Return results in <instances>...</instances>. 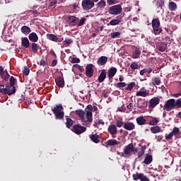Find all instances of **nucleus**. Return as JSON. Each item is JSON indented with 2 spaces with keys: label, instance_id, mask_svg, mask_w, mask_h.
Wrapping results in <instances>:
<instances>
[{
  "label": "nucleus",
  "instance_id": "nucleus-1",
  "mask_svg": "<svg viewBox=\"0 0 181 181\" xmlns=\"http://www.w3.org/2000/svg\"><path fill=\"white\" fill-rule=\"evenodd\" d=\"M76 112L81 119L83 125H91L93 122V105H88L85 111L79 109L76 110Z\"/></svg>",
  "mask_w": 181,
  "mask_h": 181
},
{
  "label": "nucleus",
  "instance_id": "nucleus-2",
  "mask_svg": "<svg viewBox=\"0 0 181 181\" xmlns=\"http://www.w3.org/2000/svg\"><path fill=\"white\" fill-rule=\"evenodd\" d=\"M132 153L134 155L138 153V148L134 146L133 143H130L124 147L122 153L117 152V155H120L122 158H127V156H131Z\"/></svg>",
  "mask_w": 181,
  "mask_h": 181
},
{
  "label": "nucleus",
  "instance_id": "nucleus-3",
  "mask_svg": "<svg viewBox=\"0 0 181 181\" xmlns=\"http://www.w3.org/2000/svg\"><path fill=\"white\" fill-rule=\"evenodd\" d=\"M63 110V105H57L52 109V112L55 115L56 119H63L64 118V112Z\"/></svg>",
  "mask_w": 181,
  "mask_h": 181
},
{
  "label": "nucleus",
  "instance_id": "nucleus-4",
  "mask_svg": "<svg viewBox=\"0 0 181 181\" xmlns=\"http://www.w3.org/2000/svg\"><path fill=\"white\" fill-rule=\"evenodd\" d=\"M122 12V6L121 4H117L115 6H112L109 8L108 13L110 15H119Z\"/></svg>",
  "mask_w": 181,
  "mask_h": 181
},
{
  "label": "nucleus",
  "instance_id": "nucleus-5",
  "mask_svg": "<svg viewBox=\"0 0 181 181\" xmlns=\"http://www.w3.org/2000/svg\"><path fill=\"white\" fill-rule=\"evenodd\" d=\"M175 99H169L165 102L163 110L169 112V111H172V110H175Z\"/></svg>",
  "mask_w": 181,
  "mask_h": 181
},
{
  "label": "nucleus",
  "instance_id": "nucleus-6",
  "mask_svg": "<svg viewBox=\"0 0 181 181\" xmlns=\"http://www.w3.org/2000/svg\"><path fill=\"white\" fill-rule=\"evenodd\" d=\"M0 93L1 94H8V95H12V94H15L16 93V87H13L12 90H9L8 88H5V86L0 85Z\"/></svg>",
  "mask_w": 181,
  "mask_h": 181
},
{
  "label": "nucleus",
  "instance_id": "nucleus-7",
  "mask_svg": "<svg viewBox=\"0 0 181 181\" xmlns=\"http://www.w3.org/2000/svg\"><path fill=\"white\" fill-rule=\"evenodd\" d=\"M72 131L76 134V135H81L83 132H86V131H87V128L80 124H75L73 127Z\"/></svg>",
  "mask_w": 181,
  "mask_h": 181
},
{
  "label": "nucleus",
  "instance_id": "nucleus-8",
  "mask_svg": "<svg viewBox=\"0 0 181 181\" xmlns=\"http://www.w3.org/2000/svg\"><path fill=\"white\" fill-rule=\"evenodd\" d=\"M82 8L84 11H90L92 8H94V3L91 0H83Z\"/></svg>",
  "mask_w": 181,
  "mask_h": 181
},
{
  "label": "nucleus",
  "instance_id": "nucleus-9",
  "mask_svg": "<svg viewBox=\"0 0 181 181\" xmlns=\"http://www.w3.org/2000/svg\"><path fill=\"white\" fill-rule=\"evenodd\" d=\"M159 103H160V98L158 97H154L151 98L148 102V108H155L156 105H159Z\"/></svg>",
  "mask_w": 181,
  "mask_h": 181
},
{
  "label": "nucleus",
  "instance_id": "nucleus-10",
  "mask_svg": "<svg viewBox=\"0 0 181 181\" xmlns=\"http://www.w3.org/2000/svg\"><path fill=\"white\" fill-rule=\"evenodd\" d=\"M93 64H88L86 66V76L89 78L94 76V69H93Z\"/></svg>",
  "mask_w": 181,
  "mask_h": 181
},
{
  "label": "nucleus",
  "instance_id": "nucleus-11",
  "mask_svg": "<svg viewBox=\"0 0 181 181\" xmlns=\"http://www.w3.org/2000/svg\"><path fill=\"white\" fill-rule=\"evenodd\" d=\"M62 76L55 78V83L58 87L63 88L64 87V78L63 77V73L61 72Z\"/></svg>",
  "mask_w": 181,
  "mask_h": 181
},
{
  "label": "nucleus",
  "instance_id": "nucleus-12",
  "mask_svg": "<svg viewBox=\"0 0 181 181\" xmlns=\"http://www.w3.org/2000/svg\"><path fill=\"white\" fill-rule=\"evenodd\" d=\"M107 132H109V134H110V135L112 136H114V135H117V134H118L117 126L115 124L109 125L107 128Z\"/></svg>",
  "mask_w": 181,
  "mask_h": 181
},
{
  "label": "nucleus",
  "instance_id": "nucleus-13",
  "mask_svg": "<svg viewBox=\"0 0 181 181\" xmlns=\"http://www.w3.org/2000/svg\"><path fill=\"white\" fill-rule=\"evenodd\" d=\"M126 131H134L135 129V124L132 122H124V127Z\"/></svg>",
  "mask_w": 181,
  "mask_h": 181
},
{
  "label": "nucleus",
  "instance_id": "nucleus-14",
  "mask_svg": "<svg viewBox=\"0 0 181 181\" xmlns=\"http://www.w3.org/2000/svg\"><path fill=\"white\" fill-rule=\"evenodd\" d=\"M136 97H148L149 95V90L142 88L139 92L136 93Z\"/></svg>",
  "mask_w": 181,
  "mask_h": 181
},
{
  "label": "nucleus",
  "instance_id": "nucleus-15",
  "mask_svg": "<svg viewBox=\"0 0 181 181\" xmlns=\"http://www.w3.org/2000/svg\"><path fill=\"white\" fill-rule=\"evenodd\" d=\"M68 23L72 26H76L78 23V18L73 16H69L68 17Z\"/></svg>",
  "mask_w": 181,
  "mask_h": 181
},
{
  "label": "nucleus",
  "instance_id": "nucleus-16",
  "mask_svg": "<svg viewBox=\"0 0 181 181\" xmlns=\"http://www.w3.org/2000/svg\"><path fill=\"white\" fill-rule=\"evenodd\" d=\"M117 68L115 67L110 68L107 72V77L109 80H111V78H112L115 76V74H117Z\"/></svg>",
  "mask_w": 181,
  "mask_h": 181
},
{
  "label": "nucleus",
  "instance_id": "nucleus-17",
  "mask_svg": "<svg viewBox=\"0 0 181 181\" xmlns=\"http://www.w3.org/2000/svg\"><path fill=\"white\" fill-rule=\"evenodd\" d=\"M28 39L33 43H36V42L39 40V36H37V34H36V33H31L28 35Z\"/></svg>",
  "mask_w": 181,
  "mask_h": 181
},
{
  "label": "nucleus",
  "instance_id": "nucleus-18",
  "mask_svg": "<svg viewBox=\"0 0 181 181\" xmlns=\"http://www.w3.org/2000/svg\"><path fill=\"white\" fill-rule=\"evenodd\" d=\"M89 138L94 144H100V135L98 134H92L89 135Z\"/></svg>",
  "mask_w": 181,
  "mask_h": 181
},
{
  "label": "nucleus",
  "instance_id": "nucleus-19",
  "mask_svg": "<svg viewBox=\"0 0 181 181\" xmlns=\"http://www.w3.org/2000/svg\"><path fill=\"white\" fill-rule=\"evenodd\" d=\"M107 62H108V57L102 56L98 59L97 64H98V66H104L107 64Z\"/></svg>",
  "mask_w": 181,
  "mask_h": 181
},
{
  "label": "nucleus",
  "instance_id": "nucleus-20",
  "mask_svg": "<svg viewBox=\"0 0 181 181\" xmlns=\"http://www.w3.org/2000/svg\"><path fill=\"white\" fill-rule=\"evenodd\" d=\"M117 19H113L110 21L107 24V26H117V25H119L121 23V16H117Z\"/></svg>",
  "mask_w": 181,
  "mask_h": 181
},
{
  "label": "nucleus",
  "instance_id": "nucleus-21",
  "mask_svg": "<svg viewBox=\"0 0 181 181\" xmlns=\"http://www.w3.org/2000/svg\"><path fill=\"white\" fill-rule=\"evenodd\" d=\"M136 122L137 125H145L146 124V119L141 115L136 118Z\"/></svg>",
  "mask_w": 181,
  "mask_h": 181
},
{
  "label": "nucleus",
  "instance_id": "nucleus-22",
  "mask_svg": "<svg viewBox=\"0 0 181 181\" xmlns=\"http://www.w3.org/2000/svg\"><path fill=\"white\" fill-rule=\"evenodd\" d=\"M105 78H107V71H105V69H103L99 75L98 81L99 83H103Z\"/></svg>",
  "mask_w": 181,
  "mask_h": 181
},
{
  "label": "nucleus",
  "instance_id": "nucleus-23",
  "mask_svg": "<svg viewBox=\"0 0 181 181\" xmlns=\"http://www.w3.org/2000/svg\"><path fill=\"white\" fill-rule=\"evenodd\" d=\"M152 155L147 153L146 154V157L144 160L143 161V163H144L145 165H151V163H152Z\"/></svg>",
  "mask_w": 181,
  "mask_h": 181
},
{
  "label": "nucleus",
  "instance_id": "nucleus-24",
  "mask_svg": "<svg viewBox=\"0 0 181 181\" xmlns=\"http://www.w3.org/2000/svg\"><path fill=\"white\" fill-rule=\"evenodd\" d=\"M119 144L118 141L115 139H109L105 143L106 148H108V146H115V145H118Z\"/></svg>",
  "mask_w": 181,
  "mask_h": 181
},
{
  "label": "nucleus",
  "instance_id": "nucleus-25",
  "mask_svg": "<svg viewBox=\"0 0 181 181\" xmlns=\"http://www.w3.org/2000/svg\"><path fill=\"white\" fill-rule=\"evenodd\" d=\"M21 31L23 35H30L32 30L28 25H23L21 27Z\"/></svg>",
  "mask_w": 181,
  "mask_h": 181
},
{
  "label": "nucleus",
  "instance_id": "nucleus-26",
  "mask_svg": "<svg viewBox=\"0 0 181 181\" xmlns=\"http://www.w3.org/2000/svg\"><path fill=\"white\" fill-rule=\"evenodd\" d=\"M21 45L25 49H28L30 46L29 39L28 37H22L21 38Z\"/></svg>",
  "mask_w": 181,
  "mask_h": 181
},
{
  "label": "nucleus",
  "instance_id": "nucleus-27",
  "mask_svg": "<svg viewBox=\"0 0 181 181\" xmlns=\"http://www.w3.org/2000/svg\"><path fill=\"white\" fill-rule=\"evenodd\" d=\"M162 129L159 126H154L151 127V134H159V132H162Z\"/></svg>",
  "mask_w": 181,
  "mask_h": 181
},
{
  "label": "nucleus",
  "instance_id": "nucleus-28",
  "mask_svg": "<svg viewBox=\"0 0 181 181\" xmlns=\"http://www.w3.org/2000/svg\"><path fill=\"white\" fill-rule=\"evenodd\" d=\"M66 128H69V129L71 128V127H73V124H74V122L69 116H66Z\"/></svg>",
  "mask_w": 181,
  "mask_h": 181
},
{
  "label": "nucleus",
  "instance_id": "nucleus-29",
  "mask_svg": "<svg viewBox=\"0 0 181 181\" xmlns=\"http://www.w3.org/2000/svg\"><path fill=\"white\" fill-rule=\"evenodd\" d=\"M152 28H159L160 27V21H159V18H154L151 21Z\"/></svg>",
  "mask_w": 181,
  "mask_h": 181
},
{
  "label": "nucleus",
  "instance_id": "nucleus-30",
  "mask_svg": "<svg viewBox=\"0 0 181 181\" xmlns=\"http://www.w3.org/2000/svg\"><path fill=\"white\" fill-rule=\"evenodd\" d=\"M141 52L139 50V48H136L132 52V59H138L141 56Z\"/></svg>",
  "mask_w": 181,
  "mask_h": 181
},
{
  "label": "nucleus",
  "instance_id": "nucleus-31",
  "mask_svg": "<svg viewBox=\"0 0 181 181\" xmlns=\"http://www.w3.org/2000/svg\"><path fill=\"white\" fill-rule=\"evenodd\" d=\"M157 49H158V50H159V52H165V50H166V49H168V44H166V43L159 44L157 46Z\"/></svg>",
  "mask_w": 181,
  "mask_h": 181
},
{
  "label": "nucleus",
  "instance_id": "nucleus-32",
  "mask_svg": "<svg viewBox=\"0 0 181 181\" xmlns=\"http://www.w3.org/2000/svg\"><path fill=\"white\" fill-rule=\"evenodd\" d=\"M0 76H1L2 80H4V81H8V80H9V77H11V75H9L7 70H4V71Z\"/></svg>",
  "mask_w": 181,
  "mask_h": 181
},
{
  "label": "nucleus",
  "instance_id": "nucleus-33",
  "mask_svg": "<svg viewBox=\"0 0 181 181\" xmlns=\"http://www.w3.org/2000/svg\"><path fill=\"white\" fill-rule=\"evenodd\" d=\"M144 176V173H136L132 175L133 180H141Z\"/></svg>",
  "mask_w": 181,
  "mask_h": 181
},
{
  "label": "nucleus",
  "instance_id": "nucleus-34",
  "mask_svg": "<svg viewBox=\"0 0 181 181\" xmlns=\"http://www.w3.org/2000/svg\"><path fill=\"white\" fill-rule=\"evenodd\" d=\"M47 39L48 40H51V42H57V37L54 34H47Z\"/></svg>",
  "mask_w": 181,
  "mask_h": 181
},
{
  "label": "nucleus",
  "instance_id": "nucleus-35",
  "mask_svg": "<svg viewBox=\"0 0 181 181\" xmlns=\"http://www.w3.org/2000/svg\"><path fill=\"white\" fill-rule=\"evenodd\" d=\"M162 32H163V30L160 27L153 28V33L156 36H158V35H160Z\"/></svg>",
  "mask_w": 181,
  "mask_h": 181
},
{
  "label": "nucleus",
  "instance_id": "nucleus-36",
  "mask_svg": "<svg viewBox=\"0 0 181 181\" xmlns=\"http://www.w3.org/2000/svg\"><path fill=\"white\" fill-rule=\"evenodd\" d=\"M168 8L170 11H175L177 9V4L173 1H170L168 4Z\"/></svg>",
  "mask_w": 181,
  "mask_h": 181
},
{
  "label": "nucleus",
  "instance_id": "nucleus-37",
  "mask_svg": "<svg viewBox=\"0 0 181 181\" xmlns=\"http://www.w3.org/2000/svg\"><path fill=\"white\" fill-rule=\"evenodd\" d=\"M125 122H124V120L122 119H117L115 122V126L117 128H124V125Z\"/></svg>",
  "mask_w": 181,
  "mask_h": 181
},
{
  "label": "nucleus",
  "instance_id": "nucleus-38",
  "mask_svg": "<svg viewBox=\"0 0 181 181\" xmlns=\"http://www.w3.org/2000/svg\"><path fill=\"white\" fill-rule=\"evenodd\" d=\"M159 122V117H153L152 119L149 122L148 125L156 126Z\"/></svg>",
  "mask_w": 181,
  "mask_h": 181
},
{
  "label": "nucleus",
  "instance_id": "nucleus-39",
  "mask_svg": "<svg viewBox=\"0 0 181 181\" xmlns=\"http://www.w3.org/2000/svg\"><path fill=\"white\" fill-rule=\"evenodd\" d=\"M146 146H143L141 147V151L138 152L137 156H138V158H142V156H144V155L145 154V151H146Z\"/></svg>",
  "mask_w": 181,
  "mask_h": 181
},
{
  "label": "nucleus",
  "instance_id": "nucleus-40",
  "mask_svg": "<svg viewBox=\"0 0 181 181\" xmlns=\"http://www.w3.org/2000/svg\"><path fill=\"white\" fill-rule=\"evenodd\" d=\"M31 49L33 50V52L36 54L37 53V50H39V46L35 42H33L31 45Z\"/></svg>",
  "mask_w": 181,
  "mask_h": 181
},
{
  "label": "nucleus",
  "instance_id": "nucleus-41",
  "mask_svg": "<svg viewBox=\"0 0 181 181\" xmlns=\"http://www.w3.org/2000/svg\"><path fill=\"white\" fill-rule=\"evenodd\" d=\"M105 5H107V3L105 2V0H100L98 4H96L97 8H105Z\"/></svg>",
  "mask_w": 181,
  "mask_h": 181
},
{
  "label": "nucleus",
  "instance_id": "nucleus-42",
  "mask_svg": "<svg viewBox=\"0 0 181 181\" xmlns=\"http://www.w3.org/2000/svg\"><path fill=\"white\" fill-rule=\"evenodd\" d=\"M171 134L176 136L177 135H180V129H179V127H174L171 132Z\"/></svg>",
  "mask_w": 181,
  "mask_h": 181
},
{
  "label": "nucleus",
  "instance_id": "nucleus-43",
  "mask_svg": "<svg viewBox=\"0 0 181 181\" xmlns=\"http://www.w3.org/2000/svg\"><path fill=\"white\" fill-rule=\"evenodd\" d=\"M135 87V82H132L125 88L126 91H132V88Z\"/></svg>",
  "mask_w": 181,
  "mask_h": 181
},
{
  "label": "nucleus",
  "instance_id": "nucleus-44",
  "mask_svg": "<svg viewBox=\"0 0 181 181\" xmlns=\"http://www.w3.org/2000/svg\"><path fill=\"white\" fill-rule=\"evenodd\" d=\"M152 83L153 84V86H159L160 84V78H153L152 79Z\"/></svg>",
  "mask_w": 181,
  "mask_h": 181
},
{
  "label": "nucleus",
  "instance_id": "nucleus-45",
  "mask_svg": "<svg viewBox=\"0 0 181 181\" xmlns=\"http://www.w3.org/2000/svg\"><path fill=\"white\" fill-rule=\"evenodd\" d=\"M29 73H30V69L28 66H24L23 69V76H29Z\"/></svg>",
  "mask_w": 181,
  "mask_h": 181
},
{
  "label": "nucleus",
  "instance_id": "nucleus-46",
  "mask_svg": "<svg viewBox=\"0 0 181 181\" xmlns=\"http://www.w3.org/2000/svg\"><path fill=\"white\" fill-rule=\"evenodd\" d=\"M110 36L112 39H117V37H119L121 36V33L119 32H113L110 33Z\"/></svg>",
  "mask_w": 181,
  "mask_h": 181
},
{
  "label": "nucleus",
  "instance_id": "nucleus-47",
  "mask_svg": "<svg viewBox=\"0 0 181 181\" xmlns=\"http://www.w3.org/2000/svg\"><path fill=\"white\" fill-rule=\"evenodd\" d=\"M117 88H124V87H127V83L125 82H119L116 83Z\"/></svg>",
  "mask_w": 181,
  "mask_h": 181
},
{
  "label": "nucleus",
  "instance_id": "nucleus-48",
  "mask_svg": "<svg viewBox=\"0 0 181 181\" xmlns=\"http://www.w3.org/2000/svg\"><path fill=\"white\" fill-rule=\"evenodd\" d=\"M9 83H10V87H15V84L16 83V78L13 76H11L9 79Z\"/></svg>",
  "mask_w": 181,
  "mask_h": 181
},
{
  "label": "nucleus",
  "instance_id": "nucleus-49",
  "mask_svg": "<svg viewBox=\"0 0 181 181\" xmlns=\"http://www.w3.org/2000/svg\"><path fill=\"white\" fill-rule=\"evenodd\" d=\"M156 5L158 8H160V9H162L163 6L165 5V0L158 1L156 2Z\"/></svg>",
  "mask_w": 181,
  "mask_h": 181
},
{
  "label": "nucleus",
  "instance_id": "nucleus-50",
  "mask_svg": "<svg viewBox=\"0 0 181 181\" xmlns=\"http://www.w3.org/2000/svg\"><path fill=\"white\" fill-rule=\"evenodd\" d=\"M175 108H181V98L177 100H175Z\"/></svg>",
  "mask_w": 181,
  "mask_h": 181
},
{
  "label": "nucleus",
  "instance_id": "nucleus-51",
  "mask_svg": "<svg viewBox=\"0 0 181 181\" xmlns=\"http://www.w3.org/2000/svg\"><path fill=\"white\" fill-rule=\"evenodd\" d=\"M86 21H87L86 18H82L79 21H78V26H83V25L86 23Z\"/></svg>",
  "mask_w": 181,
  "mask_h": 181
},
{
  "label": "nucleus",
  "instance_id": "nucleus-52",
  "mask_svg": "<svg viewBox=\"0 0 181 181\" xmlns=\"http://www.w3.org/2000/svg\"><path fill=\"white\" fill-rule=\"evenodd\" d=\"M72 43H73V40H71V38H66L64 41V44L67 45V46L71 45Z\"/></svg>",
  "mask_w": 181,
  "mask_h": 181
},
{
  "label": "nucleus",
  "instance_id": "nucleus-53",
  "mask_svg": "<svg viewBox=\"0 0 181 181\" xmlns=\"http://www.w3.org/2000/svg\"><path fill=\"white\" fill-rule=\"evenodd\" d=\"M130 69H132V70H138V64H136V62H133L130 65Z\"/></svg>",
  "mask_w": 181,
  "mask_h": 181
},
{
  "label": "nucleus",
  "instance_id": "nucleus-54",
  "mask_svg": "<svg viewBox=\"0 0 181 181\" xmlns=\"http://www.w3.org/2000/svg\"><path fill=\"white\" fill-rule=\"evenodd\" d=\"M107 4L110 6L115 5V4H118V0H107Z\"/></svg>",
  "mask_w": 181,
  "mask_h": 181
},
{
  "label": "nucleus",
  "instance_id": "nucleus-55",
  "mask_svg": "<svg viewBox=\"0 0 181 181\" xmlns=\"http://www.w3.org/2000/svg\"><path fill=\"white\" fill-rule=\"evenodd\" d=\"M172 138H173V134L172 132H170L169 134H165V139L167 141L172 139Z\"/></svg>",
  "mask_w": 181,
  "mask_h": 181
},
{
  "label": "nucleus",
  "instance_id": "nucleus-56",
  "mask_svg": "<svg viewBox=\"0 0 181 181\" xmlns=\"http://www.w3.org/2000/svg\"><path fill=\"white\" fill-rule=\"evenodd\" d=\"M71 63L74 64V63H80V59L77 58V57H74L71 59V60L70 61Z\"/></svg>",
  "mask_w": 181,
  "mask_h": 181
},
{
  "label": "nucleus",
  "instance_id": "nucleus-57",
  "mask_svg": "<svg viewBox=\"0 0 181 181\" xmlns=\"http://www.w3.org/2000/svg\"><path fill=\"white\" fill-rule=\"evenodd\" d=\"M117 110L120 112H125V110H127V108L125 107V106L122 105V107H118Z\"/></svg>",
  "mask_w": 181,
  "mask_h": 181
},
{
  "label": "nucleus",
  "instance_id": "nucleus-58",
  "mask_svg": "<svg viewBox=\"0 0 181 181\" xmlns=\"http://www.w3.org/2000/svg\"><path fill=\"white\" fill-rule=\"evenodd\" d=\"M97 122H98V125H103V126L105 125V122H104V120L103 119H98L97 120Z\"/></svg>",
  "mask_w": 181,
  "mask_h": 181
},
{
  "label": "nucleus",
  "instance_id": "nucleus-59",
  "mask_svg": "<svg viewBox=\"0 0 181 181\" xmlns=\"http://www.w3.org/2000/svg\"><path fill=\"white\" fill-rule=\"evenodd\" d=\"M57 4V0H53L49 2V6H54Z\"/></svg>",
  "mask_w": 181,
  "mask_h": 181
},
{
  "label": "nucleus",
  "instance_id": "nucleus-60",
  "mask_svg": "<svg viewBox=\"0 0 181 181\" xmlns=\"http://www.w3.org/2000/svg\"><path fill=\"white\" fill-rule=\"evenodd\" d=\"M140 181H149V178H148V177H146V175H145L144 174V175L141 177V180H140Z\"/></svg>",
  "mask_w": 181,
  "mask_h": 181
},
{
  "label": "nucleus",
  "instance_id": "nucleus-61",
  "mask_svg": "<svg viewBox=\"0 0 181 181\" xmlns=\"http://www.w3.org/2000/svg\"><path fill=\"white\" fill-rule=\"evenodd\" d=\"M51 66H52V67H54V66H57V59H54L52 62Z\"/></svg>",
  "mask_w": 181,
  "mask_h": 181
},
{
  "label": "nucleus",
  "instance_id": "nucleus-62",
  "mask_svg": "<svg viewBox=\"0 0 181 181\" xmlns=\"http://www.w3.org/2000/svg\"><path fill=\"white\" fill-rule=\"evenodd\" d=\"M127 108H128V110H132V108H134V103H130L127 105Z\"/></svg>",
  "mask_w": 181,
  "mask_h": 181
},
{
  "label": "nucleus",
  "instance_id": "nucleus-63",
  "mask_svg": "<svg viewBox=\"0 0 181 181\" xmlns=\"http://www.w3.org/2000/svg\"><path fill=\"white\" fill-rule=\"evenodd\" d=\"M40 66H42V67H45L46 66V61L42 59L40 62Z\"/></svg>",
  "mask_w": 181,
  "mask_h": 181
},
{
  "label": "nucleus",
  "instance_id": "nucleus-64",
  "mask_svg": "<svg viewBox=\"0 0 181 181\" xmlns=\"http://www.w3.org/2000/svg\"><path fill=\"white\" fill-rule=\"evenodd\" d=\"M145 73H147L146 69H142V70L140 71V75L141 76H144V74H145Z\"/></svg>",
  "mask_w": 181,
  "mask_h": 181
}]
</instances>
